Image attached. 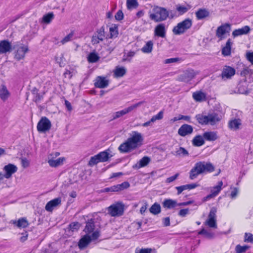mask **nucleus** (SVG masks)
<instances>
[{
  "label": "nucleus",
  "instance_id": "nucleus-1",
  "mask_svg": "<svg viewBox=\"0 0 253 253\" xmlns=\"http://www.w3.org/2000/svg\"><path fill=\"white\" fill-rule=\"evenodd\" d=\"M130 135V137L126 142L120 145L119 150L120 152L126 153L141 145L143 139L140 133L133 131Z\"/></svg>",
  "mask_w": 253,
  "mask_h": 253
},
{
  "label": "nucleus",
  "instance_id": "nucleus-2",
  "mask_svg": "<svg viewBox=\"0 0 253 253\" xmlns=\"http://www.w3.org/2000/svg\"><path fill=\"white\" fill-rule=\"evenodd\" d=\"M214 170V166L210 162L201 161L196 163L190 170L189 179L194 180L202 173L211 172Z\"/></svg>",
  "mask_w": 253,
  "mask_h": 253
},
{
  "label": "nucleus",
  "instance_id": "nucleus-3",
  "mask_svg": "<svg viewBox=\"0 0 253 253\" xmlns=\"http://www.w3.org/2000/svg\"><path fill=\"white\" fill-rule=\"evenodd\" d=\"M198 122L202 125L214 126L219 122L221 119V116L218 114L212 112L209 113L207 115L204 114H199L195 117Z\"/></svg>",
  "mask_w": 253,
  "mask_h": 253
},
{
  "label": "nucleus",
  "instance_id": "nucleus-4",
  "mask_svg": "<svg viewBox=\"0 0 253 253\" xmlns=\"http://www.w3.org/2000/svg\"><path fill=\"white\" fill-rule=\"evenodd\" d=\"M153 13L150 15V18L155 22L165 21L168 18L172 19L173 15L165 8L158 6H155L153 9Z\"/></svg>",
  "mask_w": 253,
  "mask_h": 253
},
{
  "label": "nucleus",
  "instance_id": "nucleus-5",
  "mask_svg": "<svg viewBox=\"0 0 253 253\" xmlns=\"http://www.w3.org/2000/svg\"><path fill=\"white\" fill-rule=\"evenodd\" d=\"M12 49L14 50V58L18 61L24 59L26 53L29 51L28 45L19 42L15 43Z\"/></svg>",
  "mask_w": 253,
  "mask_h": 253
},
{
  "label": "nucleus",
  "instance_id": "nucleus-6",
  "mask_svg": "<svg viewBox=\"0 0 253 253\" xmlns=\"http://www.w3.org/2000/svg\"><path fill=\"white\" fill-rule=\"evenodd\" d=\"M125 205L121 202L111 205L107 208L108 213L112 217H118L123 215Z\"/></svg>",
  "mask_w": 253,
  "mask_h": 253
},
{
  "label": "nucleus",
  "instance_id": "nucleus-7",
  "mask_svg": "<svg viewBox=\"0 0 253 253\" xmlns=\"http://www.w3.org/2000/svg\"><path fill=\"white\" fill-rule=\"evenodd\" d=\"M192 25V20L189 18L185 19L178 23L172 29L173 33L175 35H180L185 33L190 29Z\"/></svg>",
  "mask_w": 253,
  "mask_h": 253
},
{
  "label": "nucleus",
  "instance_id": "nucleus-8",
  "mask_svg": "<svg viewBox=\"0 0 253 253\" xmlns=\"http://www.w3.org/2000/svg\"><path fill=\"white\" fill-rule=\"evenodd\" d=\"M143 103V101H140L135 104L131 105L127 108H126L122 110L115 112L112 115V119H111V120L117 119L126 115V114L136 109L137 107L140 106Z\"/></svg>",
  "mask_w": 253,
  "mask_h": 253
},
{
  "label": "nucleus",
  "instance_id": "nucleus-9",
  "mask_svg": "<svg viewBox=\"0 0 253 253\" xmlns=\"http://www.w3.org/2000/svg\"><path fill=\"white\" fill-rule=\"evenodd\" d=\"M193 69H188L183 72V73L177 77V80L179 82L188 83L194 79L197 75Z\"/></svg>",
  "mask_w": 253,
  "mask_h": 253
},
{
  "label": "nucleus",
  "instance_id": "nucleus-10",
  "mask_svg": "<svg viewBox=\"0 0 253 253\" xmlns=\"http://www.w3.org/2000/svg\"><path fill=\"white\" fill-rule=\"evenodd\" d=\"M105 38V29L104 27H101L97 29L93 35L91 40V43L92 45L97 44L100 42H102Z\"/></svg>",
  "mask_w": 253,
  "mask_h": 253
},
{
  "label": "nucleus",
  "instance_id": "nucleus-11",
  "mask_svg": "<svg viewBox=\"0 0 253 253\" xmlns=\"http://www.w3.org/2000/svg\"><path fill=\"white\" fill-rule=\"evenodd\" d=\"M51 126L50 121L45 117H42L37 125V130L40 132L48 131Z\"/></svg>",
  "mask_w": 253,
  "mask_h": 253
},
{
  "label": "nucleus",
  "instance_id": "nucleus-12",
  "mask_svg": "<svg viewBox=\"0 0 253 253\" xmlns=\"http://www.w3.org/2000/svg\"><path fill=\"white\" fill-rule=\"evenodd\" d=\"M231 30L230 25L228 23L222 24L218 27L216 31V36L221 41L225 38L224 35L229 33Z\"/></svg>",
  "mask_w": 253,
  "mask_h": 253
},
{
  "label": "nucleus",
  "instance_id": "nucleus-13",
  "mask_svg": "<svg viewBox=\"0 0 253 253\" xmlns=\"http://www.w3.org/2000/svg\"><path fill=\"white\" fill-rule=\"evenodd\" d=\"M217 211L216 208L212 207L208 215V219L206 221V224H207L210 227L216 228L217 224L216 220V213Z\"/></svg>",
  "mask_w": 253,
  "mask_h": 253
},
{
  "label": "nucleus",
  "instance_id": "nucleus-14",
  "mask_svg": "<svg viewBox=\"0 0 253 253\" xmlns=\"http://www.w3.org/2000/svg\"><path fill=\"white\" fill-rule=\"evenodd\" d=\"M189 204V202H183L178 204L175 200L167 199L164 200L162 203V205L164 208L170 209L174 208L177 206H186Z\"/></svg>",
  "mask_w": 253,
  "mask_h": 253
},
{
  "label": "nucleus",
  "instance_id": "nucleus-15",
  "mask_svg": "<svg viewBox=\"0 0 253 253\" xmlns=\"http://www.w3.org/2000/svg\"><path fill=\"white\" fill-rule=\"evenodd\" d=\"M13 46L11 42L8 40H2L0 41V54H6L12 50Z\"/></svg>",
  "mask_w": 253,
  "mask_h": 253
},
{
  "label": "nucleus",
  "instance_id": "nucleus-16",
  "mask_svg": "<svg viewBox=\"0 0 253 253\" xmlns=\"http://www.w3.org/2000/svg\"><path fill=\"white\" fill-rule=\"evenodd\" d=\"M240 75L242 77H245L244 81L248 82V83L253 82V70L249 67H246L244 68L241 71Z\"/></svg>",
  "mask_w": 253,
  "mask_h": 253
},
{
  "label": "nucleus",
  "instance_id": "nucleus-17",
  "mask_svg": "<svg viewBox=\"0 0 253 253\" xmlns=\"http://www.w3.org/2000/svg\"><path fill=\"white\" fill-rule=\"evenodd\" d=\"M94 85L96 87L104 88L109 85V80L106 77L97 76L94 80Z\"/></svg>",
  "mask_w": 253,
  "mask_h": 253
},
{
  "label": "nucleus",
  "instance_id": "nucleus-18",
  "mask_svg": "<svg viewBox=\"0 0 253 253\" xmlns=\"http://www.w3.org/2000/svg\"><path fill=\"white\" fill-rule=\"evenodd\" d=\"M17 167L12 164H8L5 165L3 170L5 171L4 174L6 176V179H9L12 177L13 174L15 173L17 171Z\"/></svg>",
  "mask_w": 253,
  "mask_h": 253
},
{
  "label": "nucleus",
  "instance_id": "nucleus-19",
  "mask_svg": "<svg viewBox=\"0 0 253 253\" xmlns=\"http://www.w3.org/2000/svg\"><path fill=\"white\" fill-rule=\"evenodd\" d=\"M61 204V199L60 197L55 198L49 201L46 205L45 209L47 211L51 212L55 208Z\"/></svg>",
  "mask_w": 253,
  "mask_h": 253
},
{
  "label": "nucleus",
  "instance_id": "nucleus-20",
  "mask_svg": "<svg viewBox=\"0 0 253 253\" xmlns=\"http://www.w3.org/2000/svg\"><path fill=\"white\" fill-rule=\"evenodd\" d=\"M167 29L164 23L157 25L154 30V34L156 36L164 38L166 37Z\"/></svg>",
  "mask_w": 253,
  "mask_h": 253
},
{
  "label": "nucleus",
  "instance_id": "nucleus-21",
  "mask_svg": "<svg viewBox=\"0 0 253 253\" xmlns=\"http://www.w3.org/2000/svg\"><path fill=\"white\" fill-rule=\"evenodd\" d=\"M193 127L187 124H184L182 125L178 129V133L181 136H185L187 135H189L193 132Z\"/></svg>",
  "mask_w": 253,
  "mask_h": 253
},
{
  "label": "nucleus",
  "instance_id": "nucleus-22",
  "mask_svg": "<svg viewBox=\"0 0 253 253\" xmlns=\"http://www.w3.org/2000/svg\"><path fill=\"white\" fill-rule=\"evenodd\" d=\"M235 74V70L230 66H225L223 67L221 73L222 79H230Z\"/></svg>",
  "mask_w": 253,
  "mask_h": 253
},
{
  "label": "nucleus",
  "instance_id": "nucleus-23",
  "mask_svg": "<svg viewBox=\"0 0 253 253\" xmlns=\"http://www.w3.org/2000/svg\"><path fill=\"white\" fill-rule=\"evenodd\" d=\"M223 185L222 181H219L217 185L213 187L211 190V194L207 196L205 198V201H207L211 198H212L218 195L221 190V187Z\"/></svg>",
  "mask_w": 253,
  "mask_h": 253
},
{
  "label": "nucleus",
  "instance_id": "nucleus-24",
  "mask_svg": "<svg viewBox=\"0 0 253 253\" xmlns=\"http://www.w3.org/2000/svg\"><path fill=\"white\" fill-rule=\"evenodd\" d=\"M242 125L241 120L239 119H235L230 120L228 124V127L233 130H237L240 129Z\"/></svg>",
  "mask_w": 253,
  "mask_h": 253
},
{
  "label": "nucleus",
  "instance_id": "nucleus-25",
  "mask_svg": "<svg viewBox=\"0 0 253 253\" xmlns=\"http://www.w3.org/2000/svg\"><path fill=\"white\" fill-rule=\"evenodd\" d=\"M91 239L90 236L85 235L82 238L79 242L78 246L81 250H83L86 248L90 243Z\"/></svg>",
  "mask_w": 253,
  "mask_h": 253
},
{
  "label": "nucleus",
  "instance_id": "nucleus-26",
  "mask_svg": "<svg viewBox=\"0 0 253 253\" xmlns=\"http://www.w3.org/2000/svg\"><path fill=\"white\" fill-rule=\"evenodd\" d=\"M195 14L198 20H201L209 16L210 12L205 8H201L196 12Z\"/></svg>",
  "mask_w": 253,
  "mask_h": 253
},
{
  "label": "nucleus",
  "instance_id": "nucleus-27",
  "mask_svg": "<svg viewBox=\"0 0 253 253\" xmlns=\"http://www.w3.org/2000/svg\"><path fill=\"white\" fill-rule=\"evenodd\" d=\"M64 160L65 159L64 158H59L57 159L51 158L48 160V163L51 167H57L61 166L63 164Z\"/></svg>",
  "mask_w": 253,
  "mask_h": 253
},
{
  "label": "nucleus",
  "instance_id": "nucleus-28",
  "mask_svg": "<svg viewBox=\"0 0 253 253\" xmlns=\"http://www.w3.org/2000/svg\"><path fill=\"white\" fill-rule=\"evenodd\" d=\"M204 138L208 141H214L217 139V132L215 131H207L203 134Z\"/></svg>",
  "mask_w": 253,
  "mask_h": 253
},
{
  "label": "nucleus",
  "instance_id": "nucleus-29",
  "mask_svg": "<svg viewBox=\"0 0 253 253\" xmlns=\"http://www.w3.org/2000/svg\"><path fill=\"white\" fill-rule=\"evenodd\" d=\"M250 28L248 26H245L241 29L234 30L232 33V35L234 37H237L247 34L250 32Z\"/></svg>",
  "mask_w": 253,
  "mask_h": 253
},
{
  "label": "nucleus",
  "instance_id": "nucleus-30",
  "mask_svg": "<svg viewBox=\"0 0 253 253\" xmlns=\"http://www.w3.org/2000/svg\"><path fill=\"white\" fill-rule=\"evenodd\" d=\"M232 42L231 40L229 39L227 41L225 45L222 49V54L224 56H228L231 54V46Z\"/></svg>",
  "mask_w": 253,
  "mask_h": 253
},
{
  "label": "nucleus",
  "instance_id": "nucleus-31",
  "mask_svg": "<svg viewBox=\"0 0 253 253\" xmlns=\"http://www.w3.org/2000/svg\"><path fill=\"white\" fill-rule=\"evenodd\" d=\"M12 223L16 225L19 228H26L29 225V223L26 218H19L17 221H12Z\"/></svg>",
  "mask_w": 253,
  "mask_h": 253
},
{
  "label": "nucleus",
  "instance_id": "nucleus-32",
  "mask_svg": "<svg viewBox=\"0 0 253 253\" xmlns=\"http://www.w3.org/2000/svg\"><path fill=\"white\" fill-rule=\"evenodd\" d=\"M248 82L244 81L239 83L238 85V92L241 94H248Z\"/></svg>",
  "mask_w": 253,
  "mask_h": 253
},
{
  "label": "nucleus",
  "instance_id": "nucleus-33",
  "mask_svg": "<svg viewBox=\"0 0 253 253\" xmlns=\"http://www.w3.org/2000/svg\"><path fill=\"white\" fill-rule=\"evenodd\" d=\"M9 96V92L4 85H1L0 87V98L3 100L5 101Z\"/></svg>",
  "mask_w": 253,
  "mask_h": 253
},
{
  "label": "nucleus",
  "instance_id": "nucleus-34",
  "mask_svg": "<svg viewBox=\"0 0 253 253\" xmlns=\"http://www.w3.org/2000/svg\"><path fill=\"white\" fill-rule=\"evenodd\" d=\"M126 72V70L125 67L117 66L114 71V75L115 77L120 78L124 76Z\"/></svg>",
  "mask_w": 253,
  "mask_h": 253
},
{
  "label": "nucleus",
  "instance_id": "nucleus-35",
  "mask_svg": "<svg viewBox=\"0 0 253 253\" xmlns=\"http://www.w3.org/2000/svg\"><path fill=\"white\" fill-rule=\"evenodd\" d=\"M150 159L148 157H143L138 162V166L136 164L133 168H136L137 169H139L142 167H144L146 166L150 162Z\"/></svg>",
  "mask_w": 253,
  "mask_h": 253
},
{
  "label": "nucleus",
  "instance_id": "nucleus-36",
  "mask_svg": "<svg viewBox=\"0 0 253 253\" xmlns=\"http://www.w3.org/2000/svg\"><path fill=\"white\" fill-rule=\"evenodd\" d=\"M97 155L100 162H105L107 161L112 156L111 155H110V154L107 151L101 152Z\"/></svg>",
  "mask_w": 253,
  "mask_h": 253
},
{
  "label": "nucleus",
  "instance_id": "nucleus-37",
  "mask_svg": "<svg viewBox=\"0 0 253 253\" xmlns=\"http://www.w3.org/2000/svg\"><path fill=\"white\" fill-rule=\"evenodd\" d=\"M153 47V43L151 41H149L146 44L141 48V51L145 53H151L152 51Z\"/></svg>",
  "mask_w": 253,
  "mask_h": 253
},
{
  "label": "nucleus",
  "instance_id": "nucleus-38",
  "mask_svg": "<svg viewBox=\"0 0 253 253\" xmlns=\"http://www.w3.org/2000/svg\"><path fill=\"white\" fill-rule=\"evenodd\" d=\"M100 59V57L95 52H92L89 54L87 56V61L89 63H95L97 62Z\"/></svg>",
  "mask_w": 253,
  "mask_h": 253
},
{
  "label": "nucleus",
  "instance_id": "nucleus-39",
  "mask_svg": "<svg viewBox=\"0 0 253 253\" xmlns=\"http://www.w3.org/2000/svg\"><path fill=\"white\" fill-rule=\"evenodd\" d=\"M129 186H130V184L127 181L124 182L120 184H117V185H114L116 192H119V191H123L125 189L128 188V187H129Z\"/></svg>",
  "mask_w": 253,
  "mask_h": 253
},
{
  "label": "nucleus",
  "instance_id": "nucleus-40",
  "mask_svg": "<svg viewBox=\"0 0 253 253\" xmlns=\"http://www.w3.org/2000/svg\"><path fill=\"white\" fill-rule=\"evenodd\" d=\"M193 144L196 146H201L203 145L205 143L204 140L203 136L197 135L195 136L193 139Z\"/></svg>",
  "mask_w": 253,
  "mask_h": 253
},
{
  "label": "nucleus",
  "instance_id": "nucleus-41",
  "mask_svg": "<svg viewBox=\"0 0 253 253\" xmlns=\"http://www.w3.org/2000/svg\"><path fill=\"white\" fill-rule=\"evenodd\" d=\"M150 212L156 215L161 212V206L157 203L154 204L149 209Z\"/></svg>",
  "mask_w": 253,
  "mask_h": 253
},
{
  "label": "nucleus",
  "instance_id": "nucleus-42",
  "mask_svg": "<svg viewBox=\"0 0 253 253\" xmlns=\"http://www.w3.org/2000/svg\"><path fill=\"white\" fill-rule=\"evenodd\" d=\"M94 228V225L93 219H90L87 222L86 226L84 228V231L86 233H90L93 231Z\"/></svg>",
  "mask_w": 253,
  "mask_h": 253
},
{
  "label": "nucleus",
  "instance_id": "nucleus-43",
  "mask_svg": "<svg viewBox=\"0 0 253 253\" xmlns=\"http://www.w3.org/2000/svg\"><path fill=\"white\" fill-rule=\"evenodd\" d=\"M193 98L197 101H202L206 98L205 93L201 91H197L193 93Z\"/></svg>",
  "mask_w": 253,
  "mask_h": 253
},
{
  "label": "nucleus",
  "instance_id": "nucleus-44",
  "mask_svg": "<svg viewBox=\"0 0 253 253\" xmlns=\"http://www.w3.org/2000/svg\"><path fill=\"white\" fill-rule=\"evenodd\" d=\"M110 37L109 38L113 39L116 38L118 35V27L114 25L109 29Z\"/></svg>",
  "mask_w": 253,
  "mask_h": 253
},
{
  "label": "nucleus",
  "instance_id": "nucleus-45",
  "mask_svg": "<svg viewBox=\"0 0 253 253\" xmlns=\"http://www.w3.org/2000/svg\"><path fill=\"white\" fill-rule=\"evenodd\" d=\"M191 8L190 6L187 5V6H182L180 5H176V10L179 12L180 15L183 14L187 12Z\"/></svg>",
  "mask_w": 253,
  "mask_h": 253
},
{
  "label": "nucleus",
  "instance_id": "nucleus-46",
  "mask_svg": "<svg viewBox=\"0 0 253 253\" xmlns=\"http://www.w3.org/2000/svg\"><path fill=\"white\" fill-rule=\"evenodd\" d=\"M54 16V15L52 12L48 13L43 16L42 21L46 24H49L53 20Z\"/></svg>",
  "mask_w": 253,
  "mask_h": 253
},
{
  "label": "nucleus",
  "instance_id": "nucleus-47",
  "mask_svg": "<svg viewBox=\"0 0 253 253\" xmlns=\"http://www.w3.org/2000/svg\"><path fill=\"white\" fill-rule=\"evenodd\" d=\"M250 247V246L247 245L242 246L240 245H238L235 247L236 253H244L246 252Z\"/></svg>",
  "mask_w": 253,
  "mask_h": 253
},
{
  "label": "nucleus",
  "instance_id": "nucleus-48",
  "mask_svg": "<svg viewBox=\"0 0 253 253\" xmlns=\"http://www.w3.org/2000/svg\"><path fill=\"white\" fill-rule=\"evenodd\" d=\"M135 54V52L134 51H129L126 55L125 54L122 59L123 62L128 61L130 62L131 61V58L133 57Z\"/></svg>",
  "mask_w": 253,
  "mask_h": 253
},
{
  "label": "nucleus",
  "instance_id": "nucleus-49",
  "mask_svg": "<svg viewBox=\"0 0 253 253\" xmlns=\"http://www.w3.org/2000/svg\"><path fill=\"white\" fill-rule=\"evenodd\" d=\"M74 36V33L73 32H71L66 37H65L60 42L62 44H64L66 43L71 41L72 40Z\"/></svg>",
  "mask_w": 253,
  "mask_h": 253
},
{
  "label": "nucleus",
  "instance_id": "nucleus-50",
  "mask_svg": "<svg viewBox=\"0 0 253 253\" xmlns=\"http://www.w3.org/2000/svg\"><path fill=\"white\" fill-rule=\"evenodd\" d=\"M99 162H100L97 155L94 156L90 158V160L88 162V165L89 166H93L96 165Z\"/></svg>",
  "mask_w": 253,
  "mask_h": 253
},
{
  "label": "nucleus",
  "instance_id": "nucleus-51",
  "mask_svg": "<svg viewBox=\"0 0 253 253\" xmlns=\"http://www.w3.org/2000/svg\"><path fill=\"white\" fill-rule=\"evenodd\" d=\"M80 227V224L78 222L71 223L69 225V229L72 232L77 231L79 229Z\"/></svg>",
  "mask_w": 253,
  "mask_h": 253
},
{
  "label": "nucleus",
  "instance_id": "nucleus-52",
  "mask_svg": "<svg viewBox=\"0 0 253 253\" xmlns=\"http://www.w3.org/2000/svg\"><path fill=\"white\" fill-rule=\"evenodd\" d=\"M244 242L253 243V235L250 233H246L245 234Z\"/></svg>",
  "mask_w": 253,
  "mask_h": 253
},
{
  "label": "nucleus",
  "instance_id": "nucleus-53",
  "mask_svg": "<svg viewBox=\"0 0 253 253\" xmlns=\"http://www.w3.org/2000/svg\"><path fill=\"white\" fill-rule=\"evenodd\" d=\"M181 61V59L179 58H171L167 59L164 61V63L165 64H170L173 63H176L180 62Z\"/></svg>",
  "mask_w": 253,
  "mask_h": 253
},
{
  "label": "nucleus",
  "instance_id": "nucleus-54",
  "mask_svg": "<svg viewBox=\"0 0 253 253\" xmlns=\"http://www.w3.org/2000/svg\"><path fill=\"white\" fill-rule=\"evenodd\" d=\"M163 118V112L160 111L158 114L152 117L151 122H155L156 120H161Z\"/></svg>",
  "mask_w": 253,
  "mask_h": 253
},
{
  "label": "nucleus",
  "instance_id": "nucleus-55",
  "mask_svg": "<svg viewBox=\"0 0 253 253\" xmlns=\"http://www.w3.org/2000/svg\"><path fill=\"white\" fill-rule=\"evenodd\" d=\"M246 58L253 65V51H247Z\"/></svg>",
  "mask_w": 253,
  "mask_h": 253
},
{
  "label": "nucleus",
  "instance_id": "nucleus-56",
  "mask_svg": "<svg viewBox=\"0 0 253 253\" xmlns=\"http://www.w3.org/2000/svg\"><path fill=\"white\" fill-rule=\"evenodd\" d=\"M127 6L128 8L135 7L137 5L138 3L136 0H127L126 1Z\"/></svg>",
  "mask_w": 253,
  "mask_h": 253
},
{
  "label": "nucleus",
  "instance_id": "nucleus-57",
  "mask_svg": "<svg viewBox=\"0 0 253 253\" xmlns=\"http://www.w3.org/2000/svg\"><path fill=\"white\" fill-rule=\"evenodd\" d=\"M199 186V185L197 183H192V184H186V185H183L184 187H185L184 188L185 190H187V189L190 190V189H194V188L198 187Z\"/></svg>",
  "mask_w": 253,
  "mask_h": 253
},
{
  "label": "nucleus",
  "instance_id": "nucleus-58",
  "mask_svg": "<svg viewBox=\"0 0 253 253\" xmlns=\"http://www.w3.org/2000/svg\"><path fill=\"white\" fill-rule=\"evenodd\" d=\"M21 165L24 168L28 167L30 165L29 161L26 158H21Z\"/></svg>",
  "mask_w": 253,
  "mask_h": 253
},
{
  "label": "nucleus",
  "instance_id": "nucleus-59",
  "mask_svg": "<svg viewBox=\"0 0 253 253\" xmlns=\"http://www.w3.org/2000/svg\"><path fill=\"white\" fill-rule=\"evenodd\" d=\"M135 253H151V249H136Z\"/></svg>",
  "mask_w": 253,
  "mask_h": 253
},
{
  "label": "nucleus",
  "instance_id": "nucleus-60",
  "mask_svg": "<svg viewBox=\"0 0 253 253\" xmlns=\"http://www.w3.org/2000/svg\"><path fill=\"white\" fill-rule=\"evenodd\" d=\"M179 176V173H176L174 175L170 176L167 178L166 182L167 183H170L173 181H174Z\"/></svg>",
  "mask_w": 253,
  "mask_h": 253
},
{
  "label": "nucleus",
  "instance_id": "nucleus-61",
  "mask_svg": "<svg viewBox=\"0 0 253 253\" xmlns=\"http://www.w3.org/2000/svg\"><path fill=\"white\" fill-rule=\"evenodd\" d=\"M189 212V209H185L180 210L178 213V215L181 217H184L187 215Z\"/></svg>",
  "mask_w": 253,
  "mask_h": 253
},
{
  "label": "nucleus",
  "instance_id": "nucleus-62",
  "mask_svg": "<svg viewBox=\"0 0 253 253\" xmlns=\"http://www.w3.org/2000/svg\"><path fill=\"white\" fill-rule=\"evenodd\" d=\"M124 14L121 10H119L115 15V18L118 20H121L123 19Z\"/></svg>",
  "mask_w": 253,
  "mask_h": 253
},
{
  "label": "nucleus",
  "instance_id": "nucleus-63",
  "mask_svg": "<svg viewBox=\"0 0 253 253\" xmlns=\"http://www.w3.org/2000/svg\"><path fill=\"white\" fill-rule=\"evenodd\" d=\"M163 223L164 226H168L170 225V219L169 217H165L163 219Z\"/></svg>",
  "mask_w": 253,
  "mask_h": 253
},
{
  "label": "nucleus",
  "instance_id": "nucleus-64",
  "mask_svg": "<svg viewBox=\"0 0 253 253\" xmlns=\"http://www.w3.org/2000/svg\"><path fill=\"white\" fill-rule=\"evenodd\" d=\"M99 236V232L98 231L94 232L90 236L91 240H96Z\"/></svg>",
  "mask_w": 253,
  "mask_h": 253
}]
</instances>
